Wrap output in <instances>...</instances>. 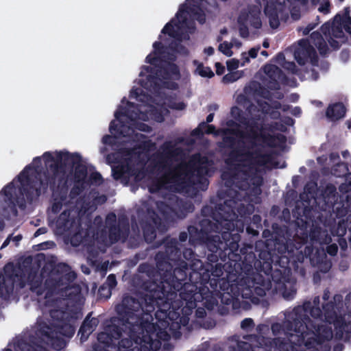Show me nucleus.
Instances as JSON below:
<instances>
[{
    "label": "nucleus",
    "mask_w": 351,
    "mask_h": 351,
    "mask_svg": "<svg viewBox=\"0 0 351 351\" xmlns=\"http://www.w3.org/2000/svg\"><path fill=\"white\" fill-rule=\"evenodd\" d=\"M314 193L313 188L305 186L304 192L300 195V201L296 202L292 214L295 218L297 226L302 230L309 232L311 241L322 243L326 236V230H324L322 226L327 228L329 223L324 210H317L311 205L312 199L316 201ZM305 234L306 239L307 232H305Z\"/></svg>",
    "instance_id": "nucleus-5"
},
{
    "label": "nucleus",
    "mask_w": 351,
    "mask_h": 351,
    "mask_svg": "<svg viewBox=\"0 0 351 351\" xmlns=\"http://www.w3.org/2000/svg\"><path fill=\"white\" fill-rule=\"evenodd\" d=\"M154 54L150 53L146 57V62L152 66H156L160 60V56L165 53V47L160 41L153 44Z\"/></svg>",
    "instance_id": "nucleus-42"
},
{
    "label": "nucleus",
    "mask_w": 351,
    "mask_h": 351,
    "mask_svg": "<svg viewBox=\"0 0 351 351\" xmlns=\"http://www.w3.org/2000/svg\"><path fill=\"white\" fill-rule=\"evenodd\" d=\"M258 130L260 131L262 129L258 128V124L257 123V128H249V132H245L244 138L250 139L251 147L253 148L257 146L256 141L261 139L260 133L258 132Z\"/></svg>",
    "instance_id": "nucleus-51"
},
{
    "label": "nucleus",
    "mask_w": 351,
    "mask_h": 351,
    "mask_svg": "<svg viewBox=\"0 0 351 351\" xmlns=\"http://www.w3.org/2000/svg\"><path fill=\"white\" fill-rule=\"evenodd\" d=\"M164 254L160 253L158 254V271L160 278L159 283L157 285H163L165 280L171 282V284H176L180 282L181 288L178 291L179 292L180 300L177 298L175 301H180L179 304L180 314L189 316L193 313V310L197 307V303L202 302L205 308L208 310L214 309L217 306L218 301L213 297V294L207 287H197L195 284H188L186 282V274L184 269H186V264L181 263L182 268H178L175 270L174 274H171L169 271L171 269V266L164 261Z\"/></svg>",
    "instance_id": "nucleus-3"
},
{
    "label": "nucleus",
    "mask_w": 351,
    "mask_h": 351,
    "mask_svg": "<svg viewBox=\"0 0 351 351\" xmlns=\"http://www.w3.org/2000/svg\"><path fill=\"white\" fill-rule=\"evenodd\" d=\"M332 23L327 22L320 28L321 32H313L311 36L312 43L317 48L321 56L328 54L329 49L325 39L331 36Z\"/></svg>",
    "instance_id": "nucleus-27"
},
{
    "label": "nucleus",
    "mask_w": 351,
    "mask_h": 351,
    "mask_svg": "<svg viewBox=\"0 0 351 351\" xmlns=\"http://www.w3.org/2000/svg\"><path fill=\"white\" fill-rule=\"evenodd\" d=\"M265 73L271 80H278L280 82H285L287 76L282 70L278 66L270 64L265 67Z\"/></svg>",
    "instance_id": "nucleus-46"
},
{
    "label": "nucleus",
    "mask_w": 351,
    "mask_h": 351,
    "mask_svg": "<svg viewBox=\"0 0 351 351\" xmlns=\"http://www.w3.org/2000/svg\"><path fill=\"white\" fill-rule=\"evenodd\" d=\"M325 212V215L327 217V220L328 221L329 225V230L331 234L333 237H337L339 238L343 237L346 234L347 229L349 228L350 230V225H351V215H349L347 217L346 221L344 219H341L338 221L337 224H335V220L332 217V210H324ZM336 215V216L339 218L341 217L345 216L348 213V210H332Z\"/></svg>",
    "instance_id": "nucleus-22"
},
{
    "label": "nucleus",
    "mask_w": 351,
    "mask_h": 351,
    "mask_svg": "<svg viewBox=\"0 0 351 351\" xmlns=\"http://www.w3.org/2000/svg\"><path fill=\"white\" fill-rule=\"evenodd\" d=\"M163 285H157L156 282H152L147 288L149 291H154V295L160 298H168L167 301L172 303V306L165 308L167 317L169 320L170 332L175 333L181 328V326L188 325L189 317L180 314L179 304L180 301H175L174 299L178 297V291L180 289V282L171 284V282L165 280Z\"/></svg>",
    "instance_id": "nucleus-11"
},
{
    "label": "nucleus",
    "mask_w": 351,
    "mask_h": 351,
    "mask_svg": "<svg viewBox=\"0 0 351 351\" xmlns=\"http://www.w3.org/2000/svg\"><path fill=\"white\" fill-rule=\"evenodd\" d=\"M346 108L343 103L337 102L328 106L326 115L332 121H338L346 115Z\"/></svg>",
    "instance_id": "nucleus-39"
},
{
    "label": "nucleus",
    "mask_w": 351,
    "mask_h": 351,
    "mask_svg": "<svg viewBox=\"0 0 351 351\" xmlns=\"http://www.w3.org/2000/svg\"><path fill=\"white\" fill-rule=\"evenodd\" d=\"M230 113L232 117L235 121L240 124L245 125L247 128H257V121L255 120H250L245 114L243 111L237 106H233L231 108Z\"/></svg>",
    "instance_id": "nucleus-41"
},
{
    "label": "nucleus",
    "mask_w": 351,
    "mask_h": 351,
    "mask_svg": "<svg viewBox=\"0 0 351 351\" xmlns=\"http://www.w3.org/2000/svg\"><path fill=\"white\" fill-rule=\"evenodd\" d=\"M193 133L195 135H203L204 134L218 135L220 134V130L217 131L214 125L206 124L203 121L198 125Z\"/></svg>",
    "instance_id": "nucleus-49"
},
{
    "label": "nucleus",
    "mask_w": 351,
    "mask_h": 351,
    "mask_svg": "<svg viewBox=\"0 0 351 351\" xmlns=\"http://www.w3.org/2000/svg\"><path fill=\"white\" fill-rule=\"evenodd\" d=\"M104 182L101 173L98 171L92 172L86 179L87 186L91 185L99 186Z\"/></svg>",
    "instance_id": "nucleus-55"
},
{
    "label": "nucleus",
    "mask_w": 351,
    "mask_h": 351,
    "mask_svg": "<svg viewBox=\"0 0 351 351\" xmlns=\"http://www.w3.org/2000/svg\"><path fill=\"white\" fill-rule=\"evenodd\" d=\"M292 313L299 327L301 328V332H304V328L311 327V328H315L314 324L316 322L312 320L309 315L314 319L324 321L322 309L319 306H313L310 301L304 302L302 306H295L292 310Z\"/></svg>",
    "instance_id": "nucleus-17"
},
{
    "label": "nucleus",
    "mask_w": 351,
    "mask_h": 351,
    "mask_svg": "<svg viewBox=\"0 0 351 351\" xmlns=\"http://www.w3.org/2000/svg\"><path fill=\"white\" fill-rule=\"evenodd\" d=\"M37 334L45 338L47 343L51 344L55 350H60L66 347L65 340L55 330H51V327L46 322H41L38 324Z\"/></svg>",
    "instance_id": "nucleus-28"
},
{
    "label": "nucleus",
    "mask_w": 351,
    "mask_h": 351,
    "mask_svg": "<svg viewBox=\"0 0 351 351\" xmlns=\"http://www.w3.org/2000/svg\"><path fill=\"white\" fill-rule=\"evenodd\" d=\"M46 161L51 162L49 165V170L52 171L53 177H46L44 174L45 184L41 182L43 189L48 187L51 184L52 187L56 182L68 184V176L66 174L67 167H75V165L82 162V156L78 153H70L69 152H57L56 156L49 152L44 153Z\"/></svg>",
    "instance_id": "nucleus-12"
},
{
    "label": "nucleus",
    "mask_w": 351,
    "mask_h": 351,
    "mask_svg": "<svg viewBox=\"0 0 351 351\" xmlns=\"http://www.w3.org/2000/svg\"><path fill=\"white\" fill-rule=\"evenodd\" d=\"M168 298H160L154 295V291L147 288L141 300L130 295L123 298L121 303L115 306V311L121 315L123 321L130 324L134 335L156 350L160 348L161 341H168L171 323L167 317L165 308L172 306Z\"/></svg>",
    "instance_id": "nucleus-2"
},
{
    "label": "nucleus",
    "mask_w": 351,
    "mask_h": 351,
    "mask_svg": "<svg viewBox=\"0 0 351 351\" xmlns=\"http://www.w3.org/2000/svg\"><path fill=\"white\" fill-rule=\"evenodd\" d=\"M49 271L47 277L43 285L41 280L32 281L30 283V290L37 295L41 296L45 292V298L58 293L59 291L64 290L68 299H73L80 294L81 289L79 285L71 286L77 278L76 273L71 267L65 263L57 264L50 263L42 269L41 275Z\"/></svg>",
    "instance_id": "nucleus-6"
},
{
    "label": "nucleus",
    "mask_w": 351,
    "mask_h": 351,
    "mask_svg": "<svg viewBox=\"0 0 351 351\" xmlns=\"http://www.w3.org/2000/svg\"><path fill=\"white\" fill-rule=\"evenodd\" d=\"M271 329L274 335L284 333L285 336H288L301 332V328L299 327L292 311L286 315V319L282 324H272Z\"/></svg>",
    "instance_id": "nucleus-29"
},
{
    "label": "nucleus",
    "mask_w": 351,
    "mask_h": 351,
    "mask_svg": "<svg viewBox=\"0 0 351 351\" xmlns=\"http://www.w3.org/2000/svg\"><path fill=\"white\" fill-rule=\"evenodd\" d=\"M230 261L228 263H226L224 265H222L221 263H217L214 267L212 268L211 275L213 277L220 278L221 276L223 274V270H229L228 265L230 264Z\"/></svg>",
    "instance_id": "nucleus-57"
},
{
    "label": "nucleus",
    "mask_w": 351,
    "mask_h": 351,
    "mask_svg": "<svg viewBox=\"0 0 351 351\" xmlns=\"http://www.w3.org/2000/svg\"><path fill=\"white\" fill-rule=\"evenodd\" d=\"M269 19V23L272 29H276L280 25V21L278 18V12L273 15L267 16Z\"/></svg>",
    "instance_id": "nucleus-63"
},
{
    "label": "nucleus",
    "mask_w": 351,
    "mask_h": 351,
    "mask_svg": "<svg viewBox=\"0 0 351 351\" xmlns=\"http://www.w3.org/2000/svg\"><path fill=\"white\" fill-rule=\"evenodd\" d=\"M112 176L115 180L128 182V176L127 171L123 166H116L112 168Z\"/></svg>",
    "instance_id": "nucleus-50"
},
{
    "label": "nucleus",
    "mask_w": 351,
    "mask_h": 351,
    "mask_svg": "<svg viewBox=\"0 0 351 351\" xmlns=\"http://www.w3.org/2000/svg\"><path fill=\"white\" fill-rule=\"evenodd\" d=\"M260 137L263 143H265L270 147H276V141H278L280 143L285 144L287 141V137L280 133H278L275 135H271L269 133L265 134L261 132Z\"/></svg>",
    "instance_id": "nucleus-45"
},
{
    "label": "nucleus",
    "mask_w": 351,
    "mask_h": 351,
    "mask_svg": "<svg viewBox=\"0 0 351 351\" xmlns=\"http://www.w3.org/2000/svg\"><path fill=\"white\" fill-rule=\"evenodd\" d=\"M335 306V303L332 301L322 305L324 321L334 324L336 339L348 341L351 334V317H348L347 319L344 316L338 317Z\"/></svg>",
    "instance_id": "nucleus-15"
},
{
    "label": "nucleus",
    "mask_w": 351,
    "mask_h": 351,
    "mask_svg": "<svg viewBox=\"0 0 351 351\" xmlns=\"http://www.w3.org/2000/svg\"><path fill=\"white\" fill-rule=\"evenodd\" d=\"M232 47V45L228 43V42H223L220 44L219 46V50L221 51L224 55L230 56L232 53L230 49Z\"/></svg>",
    "instance_id": "nucleus-64"
},
{
    "label": "nucleus",
    "mask_w": 351,
    "mask_h": 351,
    "mask_svg": "<svg viewBox=\"0 0 351 351\" xmlns=\"http://www.w3.org/2000/svg\"><path fill=\"white\" fill-rule=\"evenodd\" d=\"M208 160L205 156H201L200 154H195L191 156L187 162H182L177 165L173 170L170 171L176 179H180L182 176L190 178L196 173L201 182L202 190H206L209 182L204 176L209 175Z\"/></svg>",
    "instance_id": "nucleus-14"
},
{
    "label": "nucleus",
    "mask_w": 351,
    "mask_h": 351,
    "mask_svg": "<svg viewBox=\"0 0 351 351\" xmlns=\"http://www.w3.org/2000/svg\"><path fill=\"white\" fill-rule=\"evenodd\" d=\"M156 69L155 73H159V75L164 80H170L174 77L180 76L178 66L171 62H165L163 64L154 66Z\"/></svg>",
    "instance_id": "nucleus-35"
},
{
    "label": "nucleus",
    "mask_w": 351,
    "mask_h": 351,
    "mask_svg": "<svg viewBox=\"0 0 351 351\" xmlns=\"http://www.w3.org/2000/svg\"><path fill=\"white\" fill-rule=\"evenodd\" d=\"M143 70L148 73L145 80H142L141 86L150 92H156L160 88V78L159 73H155L156 70L155 66H144Z\"/></svg>",
    "instance_id": "nucleus-34"
},
{
    "label": "nucleus",
    "mask_w": 351,
    "mask_h": 351,
    "mask_svg": "<svg viewBox=\"0 0 351 351\" xmlns=\"http://www.w3.org/2000/svg\"><path fill=\"white\" fill-rule=\"evenodd\" d=\"M315 328L311 327L304 328V339L308 337H314L318 343L322 344L325 341H328L332 339L333 332L330 326L314 324Z\"/></svg>",
    "instance_id": "nucleus-31"
},
{
    "label": "nucleus",
    "mask_w": 351,
    "mask_h": 351,
    "mask_svg": "<svg viewBox=\"0 0 351 351\" xmlns=\"http://www.w3.org/2000/svg\"><path fill=\"white\" fill-rule=\"evenodd\" d=\"M318 345H321V343H318L314 337L308 336L304 339V343L302 344V346H304L308 351H319V349L317 348V346Z\"/></svg>",
    "instance_id": "nucleus-58"
},
{
    "label": "nucleus",
    "mask_w": 351,
    "mask_h": 351,
    "mask_svg": "<svg viewBox=\"0 0 351 351\" xmlns=\"http://www.w3.org/2000/svg\"><path fill=\"white\" fill-rule=\"evenodd\" d=\"M294 58L301 66L308 61L313 66H317L318 64L317 52L307 39L303 38L298 42V46L294 51Z\"/></svg>",
    "instance_id": "nucleus-24"
},
{
    "label": "nucleus",
    "mask_w": 351,
    "mask_h": 351,
    "mask_svg": "<svg viewBox=\"0 0 351 351\" xmlns=\"http://www.w3.org/2000/svg\"><path fill=\"white\" fill-rule=\"evenodd\" d=\"M91 314L92 313L88 314L79 329L78 335H80L81 341H86L99 324L97 318L90 317Z\"/></svg>",
    "instance_id": "nucleus-36"
},
{
    "label": "nucleus",
    "mask_w": 351,
    "mask_h": 351,
    "mask_svg": "<svg viewBox=\"0 0 351 351\" xmlns=\"http://www.w3.org/2000/svg\"><path fill=\"white\" fill-rule=\"evenodd\" d=\"M46 166V169L43 170L41 167L40 157H35L33 159L32 164L27 165L24 169L17 176L21 187L20 193L25 195L27 201L32 203L34 199H37L42 194L47 192L48 187L43 189L41 182L45 184L44 174L46 177H53L52 171L49 170V165L51 162L46 161V158L43 155Z\"/></svg>",
    "instance_id": "nucleus-9"
},
{
    "label": "nucleus",
    "mask_w": 351,
    "mask_h": 351,
    "mask_svg": "<svg viewBox=\"0 0 351 351\" xmlns=\"http://www.w3.org/2000/svg\"><path fill=\"white\" fill-rule=\"evenodd\" d=\"M221 178L225 182L227 189H232L238 191L243 198V195L239 191H247L250 190L256 195L261 193V186L263 184V178L256 173L251 174L249 170L241 169L233 173H223Z\"/></svg>",
    "instance_id": "nucleus-13"
},
{
    "label": "nucleus",
    "mask_w": 351,
    "mask_h": 351,
    "mask_svg": "<svg viewBox=\"0 0 351 351\" xmlns=\"http://www.w3.org/2000/svg\"><path fill=\"white\" fill-rule=\"evenodd\" d=\"M88 175L87 167L82 162L77 163L74 167L73 182H82L87 184L86 179Z\"/></svg>",
    "instance_id": "nucleus-47"
},
{
    "label": "nucleus",
    "mask_w": 351,
    "mask_h": 351,
    "mask_svg": "<svg viewBox=\"0 0 351 351\" xmlns=\"http://www.w3.org/2000/svg\"><path fill=\"white\" fill-rule=\"evenodd\" d=\"M117 317L110 319L104 331L97 335V341L105 347H112L116 351H134L133 341L142 343L140 339L132 335L130 324L122 319L121 315L117 312ZM136 333L134 332V335Z\"/></svg>",
    "instance_id": "nucleus-10"
},
{
    "label": "nucleus",
    "mask_w": 351,
    "mask_h": 351,
    "mask_svg": "<svg viewBox=\"0 0 351 351\" xmlns=\"http://www.w3.org/2000/svg\"><path fill=\"white\" fill-rule=\"evenodd\" d=\"M49 188L52 191L53 196L54 197L51 210L54 214H57L61 210L63 203L67 199L69 186L68 184L56 182L53 187L51 184H49Z\"/></svg>",
    "instance_id": "nucleus-30"
},
{
    "label": "nucleus",
    "mask_w": 351,
    "mask_h": 351,
    "mask_svg": "<svg viewBox=\"0 0 351 351\" xmlns=\"http://www.w3.org/2000/svg\"><path fill=\"white\" fill-rule=\"evenodd\" d=\"M254 327V322L252 318H245L241 323V328L244 330H250Z\"/></svg>",
    "instance_id": "nucleus-62"
},
{
    "label": "nucleus",
    "mask_w": 351,
    "mask_h": 351,
    "mask_svg": "<svg viewBox=\"0 0 351 351\" xmlns=\"http://www.w3.org/2000/svg\"><path fill=\"white\" fill-rule=\"evenodd\" d=\"M14 277L3 276L0 274V297H8L14 289Z\"/></svg>",
    "instance_id": "nucleus-43"
},
{
    "label": "nucleus",
    "mask_w": 351,
    "mask_h": 351,
    "mask_svg": "<svg viewBox=\"0 0 351 351\" xmlns=\"http://www.w3.org/2000/svg\"><path fill=\"white\" fill-rule=\"evenodd\" d=\"M139 110L136 104L128 101L127 107L121 108V110L114 112V117L117 121L113 120L109 125V131L114 134L116 138L129 136L132 132L133 129L128 123L123 122L120 117H127L131 121L136 119L138 116Z\"/></svg>",
    "instance_id": "nucleus-16"
},
{
    "label": "nucleus",
    "mask_w": 351,
    "mask_h": 351,
    "mask_svg": "<svg viewBox=\"0 0 351 351\" xmlns=\"http://www.w3.org/2000/svg\"><path fill=\"white\" fill-rule=\"evenodd\" d=\"M199 226V229L195 226H188L189 243L192 245L206 244L208 250L214 253L208 257L209 261H217L218 256L221 259L226 258V252H229V254L238 252L241 240L238 232L223 230L221 233L217 231V226L209 219L200 220Z\"/></svg>",
    "instance_id": "nucleus-4"
},
{
    "label": "nucleus",
    "mask_w": 351,
    "mask_h": 351,
    "mask_svg": "<svg viewBox=\"0 0 351 351\" xmlns=\"http://www.w3.org/2000/svg\"><path fill=\"white\" fill-rule=\"evenodd\" d=\"M274 232L271 238L266 239L264 248L259 251L258 258L253 252L243 253L242 263H234V271L230 275L234 281L242 282L247 285L244 290L243 298L256 302L258 299L255 296L263 297L271 288V281L284 289L282 295L285 299H293L296 290L292 287L286 290V282H289L291 267L296 262L303 263L304 256L300 254L293 258V247L291 239L285 237L286 230L278 224H273ZM263 235L270 234L268 230L263 231ZM302 253V252H300Z\"/></svg>",
    "instance_id": "nucleus-1"
},
{
    "label": "nucleus",
    "mask_w": 351,
    "mask_h": 351,
    "mask_svg": "<svg viewBox=\"0 0 351 351\" xmlns=\"http://www.w3.org/2000/svg\"><path fill=\"white\" fill-rule=\"evenodd\" d=\"M162 219L152 208H147L144 217L140 221L145 241L149 243L156 237V229L160 230Z\"/></svg>",
    "instance_id": "nucleus-21"
},
{
    "label": "nucleus",
    "mask_w": 351,
    "mask_h": 351,
    "mask_svg": "<svg viewBox=\"0 0 351 351\" xmlns=\"http://www.w3.org/2000/svg\"><path fill=\"white\" fill-rule=\"evenodd\" d=\"M87 184L82 182H74L73 187L69 192V197L71 199H75L79 196L86 188Z\"/></svg>",
    "instance_id": "nucleus-54"
},
{
    "label": "nucleus",
    "mask_w": 351,
    "mask_h": 351,
    "mask_svg": "<svg viewBox=\"0 0 351 351\" xmlns=\"http://www.w3.org/2000/svg\"><path fill=\"white\" fill-rule=\"evenodd\" d=\"M303 335L304 332H300L285 338H275L269 351H298V346H302L304 343Z\"/></svg>",
    "instance_id": "nucleus-23"
},
{
    "label": "nucleus",
    "mask_w": 351,
    "mask_h": 351,
    "mask_svg": "<svg viewBox=\"0 0 351 351\" xmlns=\"http://www.w3.org/2000/svg\"><path fill=\"white\" fill-rule=\"evenodd\" d=\"M226 195L228 197L223 204H218L213 210L209 206H204L201 210L203 216H210L213 223L217 226V231L222 233L223 230L234 232V221L238 214L244 216L250 214L252 210H240L237 208L238 202L241 201V195L235 190L227 189Z\"/></svg>",
    "instance_id": "nucleus-7"
},
{
    "label": "nucleus",
    "mask_w": 351,
    "mask_h": 351,
    "mask_svg": "<svg viewBox=\"0 0 351 351\" xmlns=\"http://www.w3.org/2000/svg\"><path fill=\"white\" fill-rule=\"evenodd\" d=\"M187 13H190V6L186 3L182 4L176 14L177 19H172L169 22H168L162 28L161 33L168 34L170 37L179 41L189 39V36L188 34L178 31L180 28V25L186 23Z\"/></svg>",
    "instance_id": "nucleus-19"
},
{
    "label": "nucleus",
    "mask_w": 351,
    "mask_h": 351,
    "mask_svg": "<svg viewBox=\"0 0 351 351\" xmlns=\"http://www.w3.org/2000/svg\"><path fill=\"white\" fill-rule=\"evenodd\" d=\"M250 90L254 96H258L265 99L271 100V93L270 91L258 82H254L250 86Z\"/></svg>",
    "instance_id": "nucleus-48"
},
{
    "label": "nucleus",
    "mask_w": 351,
    "mask_h": 351,
    "mask_svg": "<svg viewBox=\"0 0 351 351\" xmlns=\"http://www.w3.org/2000/svg\"><path fill=\"white\" fill-rule=\"evenodd\" d=\"M162 245L164 246V250L159 251L155 256L156 267L158 268V254L160 253L163 254L164 261L171 266V270L169 271L171 274H174V271L178 268H182L181 263L186 264V269L184 271L186 274V281L189 280V269L191 271H197V268L199 264L202 266V262L196 258V254L191 248L184 247L182 251V245L179 243L176 239L170 238L169 237H165L162 240L156 241L154 244V248H158Z\"/></svg>",
    "instance_id": "nucleus-8"
},
{
    "label": "nucleus",
    "mask_w": 351,
    "mask_h": 351,
    "mask_svg": "<svg viewBox=\"0 0 351 351\" xmlns=\"http://www.w3.org/2000/svg\"><path fill=\"white\" fill-rule=\"evenodd\" d=\"M344 21L340 14H337L332 21L331 36L341 39V43H346L347 37L343 31Z\"/></svg>",
    "instance_id": "nucleus-40"
},
{
    "label": "nucleus",
    "mask_w": 351,
    "mask_h": 351,
    "mask_svg": "<svg viewBox=\"0 0 351 351\" xmlns=\"http://www.w3.org/2000/svg\"><path fill=\"white\" fill-rule=\"evenodd\" d=\"M240 144L241 141H239ZM242 145L238 147H233L228 154V158L225 160V162L230 165L234 162L241 160V158H245L247 160L253 162L254 164L263 166L271 160V155L267 154H262L259 150L250 152L246 150L244 142L241 141Z\"/></svg>",
    "instance_id": "nucleus-18"
},
{
    "label": "nucleus",
    "mask_w": 351,
    "mask_h": 351,
    "mask_svg": "<svg viewBox=\"0 0 351 351\" xmlns=\"http://www.w3.org/2000/svg\"><path fill=\"white\" fill-rule=\"evenodd\" d=\"M244 249H241L240 252H241L242 256L237 254L236 252H233L229 254V252H226V256H228V259L230 261V264L228 265L229 270H227V280H223V279H221L219 282V288L223 292L226 291H231L233 292L235 289H241V296L243 297L244 290L247 287V285L244 284V282H239L234 281V278H236V276L230 278V275L235 273L234 271V263H242L243 260V253L244 252Z\"/></svg>",
    "instance_id": "nucleus-20"
},
{
    "label": "nucleus",
    "mask_w": 351,
    "mask_h": 351,
    "mask_svg": "<svg viewBox=\"0 0 351 351\" xmlns=\"http://www.w3.org/2000/svg\"><path fill=\"white\" fill-rule=\"evenodd\" d=\"M51 327V330H55L60 336L71 338L73 336L75 332V327L69 323L63 322L62 324L49 325Z\"/></svg>",
    "instance_id": "nucleus-44"
},
{
    "label": "nucleus",
    "mask_w": 351,
    "mask_h": 351,
    "mask_svg": "<svg viewBox=\"0 0 351 351\" xmlns=\"http://www.w3.org/2000/svg\"><path fill=\"white\" fill-rule=\"evenodd\" d=\"M197 70L198 71V73L200 76L204 77H212L214 76V73L211 70V69L208 66H204L202 64H200Z\"/></svg>",
    "instance_id": "nucleus-61"
},
{
    "label": "nucleus",
    "mask_w": 351,
    "mask_h": 351,
    "mask_svg": "<svg viewBox=\"0 0 351 351\" xmlns=\"http://www.w3.org/2000/svg\"><path fill=\"white\" fill-rule=\"evenodd\" d=\"M245 339L251 343H256L255 346L249 342L238 341L237 351H267L263 347V344H266L265 337L258 335H249L244 337Z\"/></svg>",
    "instance_id": "nucleus-32"
},
{
    "label": "nucleus",
    "mask_w": 351,
    "mask_h": 351,
    "mask_svg": "<svg viewBox=\"0 0 351 351\" xmlns=\"http://www.w3.org/2000/svg\"><path fill=\"white\" fill-rule=\"evenodd\" d=\"M220 134L222 136V141L218 144L221 148L232 149L236 143V138L233 136L240 138H244L245 132L238 128H223L220 130Z\"/></svg>",
    "instance_id": "nucleus-33"
},
{
    "label": "nucleus",
    "mask_w": 351,
    "mask_h": 351,
    "mask_svg": "<svg viewBox=\"0 0 351 351\" xmlns=\"http://www.w3.org/2000/svg\"><path fill=\"white\" fill-rule=\"evenodd\" d=\"M336 187L332 184H328L324 191V197L327 203L330 202L332 206L336 201Z\"/></svg>",
    "instance_id": "nucleus-52"
},
{
    "label": "nucleus",
    "mask_w": 351,
    "mask_h": 351,
    "mask_svg": "<svg viewBox=\"0 0 351 351\" xmlns=\"http://www.w3.org/2000/svg\"><path fill=\"white\" fill-rule=\"evenodd\" d=\"M108 237L111 243H115L119 241H125L130 232V224L125 216H120L118 219L117 225L109 226Z\"/></svg>",
    "instance_id": "nucleus-26"
},
{
    "label": "nucleus",
    "mask_w": 351,
    "mask_h": 351,
    "mask_svg": "<svg viewBox=\"0 0 351 351\" xmlns=\"http://www.w3.org/2000/svg\"><path fill=\"white\" fill-rule=\"evenodd\" d=\"M333 174L337 177H341L348 171V169L347 165L342 162H339L335 165L332 169Z\"/></svg>",
    "instance_id": "nucleus-60"
},
{
    "label": "nucleus",
    "mask_w": 351,
    "mask_h": 351,
    "mask_svg": "<svg viewBox=\"0 0 351 351\" xmlns=\"http://www.w3.org/2000/svg\"><path fill=\"white\" fill-rule=\"evenodd\" d=\"M190 13L199 22V24L203 25L205 23L206 14L199 5H193V6H190Z\"/></svg>",
    "instance_id": "nucleus-53"
},
{
    "label": "nucleus",
    "mask_w": 351,
    "mask_h": 351,
    "mask_svg": "<svg viewBox=\"0 0 351 351\" xmlns=\"http://www.w3.org/2000/svg\"><path fill=\"white\" fill-rule=\"evenodd\" d=\"M241 295V289H235L233 292L226 291V292H217L216 296L221 300V303L224 305H229L232 306V309L237 308L239 303L237 297Z\"/></svg>",
    "instance_id": "nucleus-37"
},
{
    "label": "nucleus",
    "mask_w": 351,
    "mask_h": 351,
    "mask_svg": "<svg viewBox=\"0 0 351 351\" xmlns=\"http://www.w3.org/2000/svg\"><path fill=\"white\" fill-rule=\"evenodd\" d=\"M342 19L344 21V29L347 33L351 36V17L350 16V8L346 7L344 8V13L341 15Z\"/></svg>",
    "instance_id": "nucleus-59"
},
{
    "label": "nucleus",
    "mask_w": 351,
    "mask_h": 351,
    "mask_svg": "<svg viewBox=\"0 0 351 351\" xmlns=\"http://www.w3.org/2000/svg\"><path fill=\"white\" fill-rule=\"evenodd\" d=\"M165 184L166 182L164 178H156L152 182L149 190L152 193L158 192L165 186Z\"/></svg>",
    "instance_id": "nucleus-56"
},
{
    "label": "nucleus",
    "mask_w": 351,
    "mask_h": 351,
    "mask_svg": "<svg viewBox=\"0 0 351 351\" xmlns=\"http://www.w3.org/2000/svg\"><path fill=\"white\" fill-rule=\"evenodd\" d=\"M74 219L70 217V210H65L58 216L56 221V228L59 233H64L70 230Z\"/></svg>",
    "instance_id": "nucleus-38"
},
{
    "label": "nucleus",
    "mask_w": 351,
    "mask_h": 351,
    "mask_svg": "<svg viewBox=\"0 0 351 351\" xmlns=\"http://www.w3.org/2000/svg\"><path fill=\"white\" fill-rule=\"evenodd\" d=\"M221 279L219 278H210V276L208 272L201 273L199 271H193L189 273L188 284H195L197 287H207L210 291L213 293V297L217 300L215 297V292L218 287V284Z\"/></svg>",
    "instance_id": "nucleus-25"
}]
</instances>
